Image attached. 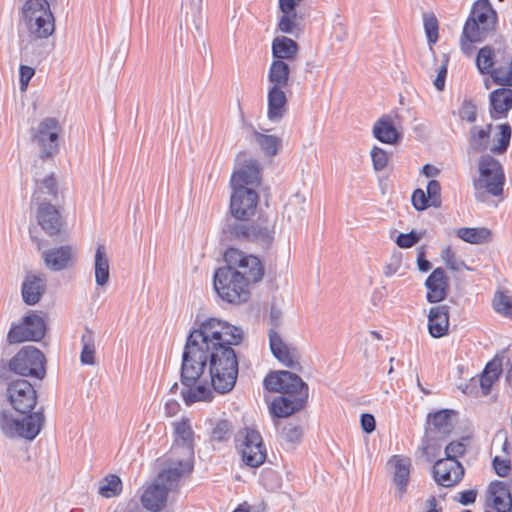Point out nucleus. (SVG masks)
Listing matches in <instances>:
<instances>
[{
    "instance_id": "nucleus-1",
    "label": "nucleus",
    "mask_w": 512,
    "mask_h": 512,
    "mask_svg": "<svg viewBox=\"0 0 512 512\" xmlns=\"http://www.w3.org/2000/svg\"><path fill=\"white\" fill-rule=\"evenodd\" d=\"M239 327L216 318L201 323L190 332L182 353L180 380L186 405L210 401L212 388L225 394L233 389L238 376V360L233 345L242 341Z\"/></svg>"
},
{
    "instance_id": "nucleus-2",
    "label": "nucleus",
    "mask_w": 512,
    "mask_h": 512,
    "mask_svg": "<svg viewBox=\"0 0 512 512\" xmlns=\"http://www.w3.org/2000/svg\"><path fill=\"white\" fill-rule=\"evenodd\" d=\"M7 397L12 407L23 416L16 417L10 411L2 410L0 412L2 433L11 439H35L41 431L44 416L42 412L30 413L37 402L34 387L24 379L12 381L7 387Z\"/></svg>"
},
{
    "instance_id": "nucleus-3",
    "label": "nucleus",
    "mask_w": 512,
    "mask_h": 512,
    "mask_svg": "<svg viewBox=\"0 0 512 512\" xmlns=\"http://www.w3.org/2000/svg\"><path fill=\"white\" fill-rule=\"evenodd\" d=\"M264 387L281 393L271 403V412L276 417H288L299 411L308 398V386L298 375L289 371L270 373L264 379Z\"/></svg>"
},
{
    "instance_id": "nucleus-4",
    "label": "nucleus",
    "mask_w": 512,
    "mask_h": 512,
    "mask_svg": "<svg viewBox=\"0 0 512 512\" xmlns=\"http://www.w3.org/2000/svg\"><path fill=\"white\" fill-rule=\"evenodd\" d=\"M20 23L27 33L21 50H33L38 41L48 39L55 31V19L48 0H26L19 12Z\"/></svg>"
},
{
    "instance_id": "nucleus-5",
    "label": "nucleus",
    "mask_w": 512,
    "mask_h": 512,
    "mask_svg": "<svg viewBox=\"0 0 512 512\" xmlns=\"http://www.w3.org/2000/svg\"><path fill=\"white\" fill-rule=\"evenodd\" d=\"M187 475L164 463L155 479L144 489L140 498L142 506L150 512H162L169 495L178 489L180 481Z\"/></svg>"
},
{
    "instance_id": "nucleus-6",
    "label": "nucleus",
    "mask_w": 512,
    "mask_h": 512,
    "mask_svg": "<svg viewBox=\"0 0 512 512\" xmlns=\"http://www.w3.org/2000/svg\"><path fill=\"white\" fill-rule=\"evenodd\" d=\"M172 425L174 441L164 463L189 475L194 464V432L191 423L181 418Z\"/></svg>"
},
{
    "instance_id": "nucleus-7",
    "label": "nucleus",
    "mask_w": 512,
    "mask_h": 512,
    "mask_svg": "<svg viewBox=\"0 0 512 512\" xmlns=\"http://www.w3.org/2000/svg\"><path fill=\"white\" fill-rule=\"evenodd\" d=\"M479 176L474 179L475 196L481 199L484 192L499 197L503 194L505 174L501 163L490 155H483L478 162Z\"/></svg>"
},
{
    "instance_id": "nucleus-8",
    "label": "nucleus",
    "mask_w": 512,
    "mask_h": 512,
    "mask_svg": "<svg viewBox=\"0 0 512 512\" xmlns=\"http://www.w3.org/2000/svg\"><path fill=\"white\" fill-rule=\"evenodd\" d=\"M223 234L228 239L247 240L256 242L264 248L269 247L275 235V223L265 221L262 223L247 224L227 220L223 226Z\"/></svg>"
},
{
    "instance_id": "nucleus-9",
    "label": "nucleus",
    "mask_w": 512,
    "mask_h": 512,
    "mask_svg": "<svg viewBox=\"0 0 512 512\" xmlns=\"http://www.w3.org/2000/svg\"><path fill=\"white\" fill-rule=\"evenodd\" d=\"M218 296L232 304L247 301L249 297V283L234 270L221 267L216 270L213 281Z\"/></svg>"
},
{
    "instance_id": "nucleus-10",
    "label": "nucleus",
    "mask_w": 512,
    "mask_h": 512,
    "mask_svg": "<svg viewBox=\"0 0 512 512\" xmlns=\"http://www.w3.org/2000/svg\"><path fill=\"white\" fill-rule=\"evenodd\" d=\"M225 268L238 273L249 284L256 283L263 278L264 269L258 257L246 254L236 249L228 248L224 253Z\"/></svg>"
},
{
    "instance_id": "nucleus-11",
    "label": "nucleus",
    "mask_w": 512,
    "mask_h": 512,
    "mask_svg": "<svg viewBox=\"0 0 512 512\" xmlns=\"http://www.w3.org/2000/svg\"><path fill=\"white\" fill-rule=\"evenodd\" d=\"M236 447L243 462L250 467H259L265 462L267 453L261 434L249 427L238 431L235 436Z\"/></svg>"
},
{
    "instance_id": "nucleus-12",
    "label": "nucleus",
    "mask_w": 512,
    "mask_h": 512,
    "mask_svg": "<svg viewBox=\"0 0 512 512\" xmlns=\"http://www.w3.org/2000/svg\"><path fill=\"white\" fill-rule=\"evenodd\" d=\"M9 368L21 376L43 379L46 374L45 357L39 349L25 346L10 360Z\"/></svg>"
},
{
    "instance_id": "nucleus-13",
    "label": "nucleus",
    "mask_w": 512,
    "mask_h": 512,
    "mask_svg": "<svg viewBox=\"0 0 512 512\" xmlns=\"http://www.w3.org/2000/svg\"><path fill=\"white\" fill-rule=\"evenodd\" d=\"M46 331L43 318L37 314H30L23 318L20 324H12L7 334V342L16 344L25 341H40Z\"/></svg>"
},
{
    "instance_id": "nucleus-14",
    "label": "nucleus",
    "mask_w": 512,
    "mask_h": 512,
    "mask_svg": "<svg viewBox=\"0 0 512 512\" xmlns=\"http://www.w3.org/2000/svg\"><path fill=\"white\" fill-rule=\"evenodd\" d=\"M60 131L59 122L52 117L44 118L32 129V140L40 147L42 158L50 157L57 151Z\"/></svg>"
},
{
    "instance_id": "nucleus-15",
    "label": "nucleus",
    "mask_w": 512,
    "mask_h": 512,
    "mask_svg": "<svg viewBox=\"0 0 512 512\" xmlns=\"http://www.w3.org/2000/svg\"><path fill=\"white\" fill-rule=\"evenodd\" d=\"M258 203L255 189L232 188L230 212L236 220H248L254 215Z\"/></svg>"
},
{
    "instance_id": "nucleus-16",
    "label": "nucleus",
    "mask_w": 512,
    "mask_h": 512,
    "mask_svg": "<svg viewBox=\"0 0 512 512\" xmlns=\"http://www.w3.org/2000/svg\"><path fill=\"white\" fill-rule=\"evenodd\" d=\"M77 249L71 245H61L41 252L45 267L54 272L67 270L75 265Z\"/></svg>"
},
{
    "instance_id": "nucleus-17",
    "label": "nucleus",
    "mask_w": 512,
    "mask_h": 512,
    "mask_svg": "<svg viewBox=\"0 0 512 512\" xmlns=\"http://www.w3.org/2000/svg\"><path fill=\"white\" fill-rule=\"evenodd\" d=\"M433 475L437 484L452 487L462 479L464 468L459 461L439 459L433 466Z\"/></svg>"
},
{
    "instance_id": "nucleus-18",
    "label": "nucleus",
    "mask_w": 512,
    "mask_h": 512,
    "mask_svg": "<svg viewBox=\"0 0 512 512\" xmlns=\"http://www.w3.org/2000/svg\"><path fill=\"white\" fill-rule=\"evenodd\" d=\"M260 183L259 163L248 159L237 168L230 179L231 188L254 189Z\"/></svg>"
},
{
    "instance_id": "nucleus-19",
    "label": "nucleus",
    "mask_w": 512,
    "mask_h": 512,
    "mask_svg": "<svg viewBox=\"0 0 512 512\" xmlns=\"http://www.w3.org/2000/svg\"><path fill=\"white\" fill-rule=\"evenodd\" d=\"M47 279L44 274L26 275L21 286L23 301L27 305L37 304L46 290Z\"/></svg>"
},
{
    "instance_id": "nucleus-20",
    "label": "nucleus",
    "mask_w": 512,
    "mask_h": 512,
    "mask_svg": "<svg viewBox=\"0 0 512 512\" xmlns=\"http://www.w3.org/2000/svg\"><path fill=\"white\" fill-rule=\"evenodd\" d=\"M388 465L392 469L393 482L397 486L399 497L401 498L407 491L411 471V460L400 455H394L389 460Z\"/></svg>"
},
{
    "instance_id": "nucleus-21",
    "label": "nucleus",
    "mask_w": 512,
    "mask_h": 512,
    "mask_svg": "<svg viewBox=\"0 0 512 512\" xmlns=\"http://www.w3.org/2000/svg\"><path fill=\"white\" fill-rule=\"evenodd\" d=\"M427 301L438 303L442 301L447 294L448 282L445 271L442 268H436L426 279Z\"/></svg>"
},
{
    "instance_id": "nucleus-22",
    "label": "nucleus",
    "mask_w": 512,
    "mask_h": 512,
    "mask_svg": "<svg viewBox=\"0 0 512 512\" xmlns=\"http://www.w3.org/2000/svg\"><path fill=\"white\" fill-rule=\"evenodd\" d=\"M37 220L42 229L49 235H56L62 227L59 211L50 203L43 202L37 210Z\"/></svg>"
},
{
    "instance_id": "nucleus-23",
    "label": "nucleus",
    "mask_w": 512,
    "mask_h": 512,
    "mask_svg": "<svg viewBox=\"0 0 512 512\" xmlns=\"http://www.w3.org/2000/svg\"><path fill=\"white\" fill-rule=\"evenodd\" d=\"M492 30L493 29L489 27L482 29L481 24L473 19H467L460 41L463 53L467 55L471 54L473 50L472 44L483 41Z\"/></svg>"
},
{
    "instance_id": "nucleus-24",
    "label": "nucleus",
    "mask_w": 512,
    "mask_h": 512,
    "mask_svg": "<svg viewBox=\"0 0 512 512\" xmlns=\"http://www.w3.org/2000/svg\"><path fill=\"white\" fill-rule=\"evenodd\" d=\"M488 493L496 512H512V496L505 482L498 480L491 482Z\"/></svg>"
},
{
    "instance_id": "nucleus-25",
    "label": "nucleus",
    "mask_w": 512,
    "mask_h": 512,
    "mask_svg": "<svg viewBox=\"0 0 512 512\" xmlns=\"http://www.w3.org/2000/svg\"><path fill=\"white\" fill-rule=\"evenodd\" d=\"M449 312L446 305L434 306L428 314V330L433 338H440L448 332Z\"/></svg>"
},
{
    "instance_id": "nucleus-26",
    "label": "nucleus",
    "mask_w": 512,
    "mask_h": 512,
    "mask_svg": "<svg viewBox=\"0 0 512 512\" xmlns=\"http://www.w3.org/2000/svg\"><path fill=\"white\" fill-rule=\"evenodd\" d=\"M269 344L272 354L277 358L283 365L293 368L296 364L295 361V349H291L281 338V336L275 331H269Z\"/></svg>"
},
{
    "instance_id": "nucleus-27",
    "label": "nucleus",
    "mask_w": 512,
    "mask_h": 512,
    "mask_svg": "<svg viewBox=\"0 0 512 512\" xmlns=\"http://www.w3.org/2000/svg\"><path fill=\"white\" fill-rule=\"evenodd\" d=\"M490 113L493 118L505 117L512 109V89L502 87L494 90L489 97Z\"/></svg>"
},
{
    "instance_id": "nucleus-28",
    "label": "nucleus",
    "mask_w": 512,
    "mask_h": 512,
    "mask_svg": "<svg viewBox=\"0 0 512 512\" xmlns=\"http://www.w3.org/2000/svg\"><path fill=\"white\" fill-rule=\"evenodd\" d=\"M374 137L385 144H395L400 137L396 129V121L391 115H384L373 126Z\"/></svg>"
},
{
    "instance_id": "nucleus-29",
    "label": "nucleus",
    "mask_w": 512,
    "mask_h": 512,
    "mask_svg": "<svg viewBox=\"0 0 512 512\" xmlns=\"http://www.w3.org/2000/svg\"><path fill=\"white\" fill-rule=\"evenodd\" d=\"M268 119L272 122H279L286 113L287 98L283 89L269 87L267 94Z\"/></svg>"
},
{
    "instance_id": "nucleus-30",
    "label": "nucleus",
    "mask_w": 512,
    "mask_h": 512,
    "mask_svg": "<svg viewBox=\"0 0 512 512\" xmlns=\"http://www.w3.org/2000/svg\"><path fill=\"white\" fill-rule=\"evenodd\" d=\"M468 19H473L481 24L482 29H485L486 27L494 29L497 21V14L489 0H477L472 7L471 14Z\"/></svg>"
},
{
    "instance_id": "nucleus-31",
    "label": "nucleus",
    "mask_w": 512,
    "mask_h": 512,
    "mask_svg": "<svg viewBox=\"0 0 512 512\" xmlns=\"http://www.w3.org/2000/svg\"><path fill=\"white\" fill-rule=\"evenodd\" d=\"M271 50L274 60L289 62L296 58L298 44L286 36H278L273 40Z\"/></svg>"
},
{
    "instance_id": "nucleus-32",
    "label": "nucleus",
    "mask_w": 512,
    "mask_h": 512,
    "mask_svg": "<svg viewBox=\"0 0 512 512\" xmlns=\"http://www.w3.org/2000/svg\"><path fill=\"white\" fill-rule=\"evenodd\" d=\"M95 282L98 286H105L109 281L110 266L104 244H98L94 256Z\"/></svg>"
},
{
    "instance_id": "nucleus-33",
    "label": "nucleus",
    "mask_w": 512,
    "mask_h": 512,
    "mask_svg": "<svg viewBox=\"0 0 512 512\" xmlns=\"http://www.w3.org/2000/svg\"><path fill=\"white\" fill-rule=\"evenodd\" d=\"M290 66L288 62L273 60L268 70L270 87L284 89L289 82Z\"/></svg>"
},
{
    "instance_id": "nucleus-34",
    "label": "nucleus",
    "mask_w": 512,
    "mask_h": 512,
    "mask_svg": "<svg viewBox=\"0 0 512 512\" xmlns=\"http://www.w3.org/2000/svg\"><path fill=\"white\" fill-rule=\"evenodd\" d=\"M494 83L502 87H512V57L502 53L501 61L489 73Z\"/></svg>"
},
{
    "instance_id": "nucleus-35",
    "label": "nucleus",
    "mask_w": 512,
    "mask_h": 512,
    "mask_svg": "<svg viewBox=\"0 0 512 512\" xmlns=\"http://www.w3.org/2000/svg\"><path fill=\"white\" fill-rule=\"evenodd\" d=\"M504 53L495 50L491 46L482 47L477 54L476 66L481 74H489L494 66L501 61V55Z\"/></svg>"
},
{
    "instance_id": "nucleus-36",
    "label": "nucleus",
    "mask_w": 512,
    "mask_h": 512,
    "mask_svg": "<svg viewBox=\"0 0 512 512\" xmlns=\"http://www.w3.org/2000/svg\"><path fill=\"white\" fill-rule=\"evenodd\" d=\"M306 196L300 192L293 194L284 207V215L291 223L300 222L305 216Z\"/></svg>"
},
{
    "instance_id": "nucleus-37",
    "label": "nucleus",
    "mask_w": 512,
    "mask_h": 512,
    "mask_svg": "<svg viewBox=\"0 0 512 512\" xmlns=\"http://www.w3.org/2000/svg\"><path fill=\"white\" fill-rule=\"evenodd\" d=\"M456 235L470 244H485L490 242L492 231L486 227H463L456 231Z\"/></svg>"
},
{
    "instance_id": "nucleus-38",
    "label": "nucleus",
    "mask_w": 512,
    "mask_h": 512,
    "mask_svg": "<svg viewBox=\"0 0 512 512\" xmlns=\"http://www.w3.org/2000/svg\"><path fill=\"white\" fill-rule=\"evenodd\" d=\"M491 124L484 127L473 126L470 129L469 151L483 152L488 148Z\"/></svg>"
},
{
    "instance_id": "nucleus-39",
    "label": "nucleus",
    "mask_w": 512,
    "mask_h": 512,
    "mask_svg": "<svg viewBox=\"0 0 512 512\" xmlns=\"http://www.w3.org/2000/svg\"><path fill=\"white\" fill-rule=\"evenodd\" d=\"M452 410H439L428 415L427 422L431 429L436 433L446 435L451 432L453 425L451 423Z\"/></svg>"
},
{
    "instance_id": "nucleus-40",
    "label": "nucleus",
    "mask_w": 512,
    "mask_h": 512,
    "mask_svg": "<svg viewBox=\"0 0 512 512\" xmlns=\"http://www.w3.org/2000/svg\"><path fill=\"white\" fill-rule=\"evenodd\" d=\"M82 350L80 353V362L82 365L95 364V336L91 329L86 327L81 336Z\"/></svg>"
},
{
    "instance_id": "nucleus-41",
    "label": "nucleus",
    "mask_w": 512,
    "mask_h": 512,
    "mask_svg": "<svg viewBox=\"0 0 512 512\" xmlns=\"http://www.w3.org/2000/svg\"><path fill=\"white\" fill-rule=\"evenodd\" d=\"M122 491V481L114 474L107 475L99 482L98 493L104 498H113Z\"/></svg>"
},
{
    "instance_id": "nucleus-42",
    "label": "nucleus",
    "mask_w": 512,
    "mask_h": 512,
    "mask_svg": "<svg viewBox=\"0 0 512 512\" xmlns=\"http://www.w3.org/2000/svg\"><path fill=\"white\" fill-rule=\"evenodd\" d=\"M282 16L278 22V28L281 32L286 34H294L299 30L302 17L298 15L296 10H280Z\"/></svg>"
},
{
    "instance_id": "nucleus-43",
    "label": "nucleus",
    "mask_w": 512,
    "mask_h": 512,
    "mask_svg": "<svg viewBox=\"0 0 512 512\" xmlns=\"http://www.w3.org/2000/svg\"><path fill=\"white\" fill-rule=\"evenodd\" d=\"M254 138L255 142L267 156H274L277 154L278 148L281 145L280 138L259 132L254 133Z\"/></svg>"
},
{
    "instance_id": "nucleus-44",
    "label": "nucleus",
    "mask_w": 512,
    "mask_h": 512,
    "mask_svg": "<svg viewBox=\"0 0 512 512\" xmlns=\"http://www.w3.org/2000/svg\"><path fill=\"white\" fill-rule=\"evenodd\" d=\"M511 139V127L508 124H501L499 126V134L494 140L495 144L490 148L491 152L496 154L504 153L510 143Z\"/></svg>"
},
{
    "instance_id": "nucleus-45",
    "label": "nucleus",
    "mask_w": 512,
    "mask_h": 512,
    "mask_svg": "<svg viewBox=\"0 0 512 512\" xmlns=\"http://www.w3.org/2000/svg\"><path fill=\"white\" fill-rule=\"evenodd\" d=\"M424 29L429 44H435L438 40V21L433 13L423 15Z\"/></svg>"
},
{
    "instance_id": "nucleus-46",
    "label": "nucleus",
    "mask_w": 512,
    "mask_h": 512,
    "mask_svg": "<svg viewBox=\"0 0 512 512\" xmlns=\"http://www.w3.org/2000/svg\"><path fill=\"white\" fill-rule=\"evenodd\" d=\"M47 194L55 197L57 194L56 180L52 175L45 177L40 183H37V191L33 195V200H41L40 194Z\"/></svg>"
},
{
    "instance_id": "nucleus-47",
    "label": "nucleus",
    "mask_w": 512,
    "mask_h": 512,
    "mask_svg": "<svg viewBox=\"0 0 512 512\" xmlns=\"http://www.w3.org/2000/svg\"><path fill=\"white\" fill-rule=\"evenodd\" d=\"M232 426L227 420H219L211 431V438L214 441L222 442L230 438Z\"/></svg>"
},
{
    "instance_id": "nucleus-48",
    "label": "nucleus",
    "mask_w": 512,
    "mask_h": 512,
    "mask_svg": "<svg viewBox=\"0 0 512 512\" xmlns=\"http://www.w3.org/2000/svg\"><path fill=\"white\" fill-rule=\"evenodd\" d=\"M441 258L443 262L446 264V266L453 271H460L463 268L470 270V268L467 267L462 260H459L455 256V253L452 251L450 247H446L445 249L442 250Z\"/></svg>"
},
{
    "instance_id": "nucleus-49",
    "label": "nucleus",
    "mask_w": 512,
    "mask_h": 512,
    "mask_svg": "<svg viewBox=\"0 0 512 512\" xmlns=\"http://www.w3.org/2000/svg\"><path fill=\"white\" fill-rule=\"evenodd\" d=\"M493 307L496 312L508 315L512 309L510 297L503 292H497L493 299Z\"/></svg>"
},
{
    "instance_id": "nucleus-50",
    "label": "nucleus",
    "mask_w": 512,
    "mask_h": 512,
    "mask_svg": "<svg viewBox=\"0 0 512 512\" xmlns=\"http://www.w3.org/2000/svg\"><path fill=\"white\" fill-rule=\"evenodd\" d=\"M426 194L433 207L439 208L441 206V186L438 181L430 180L428 182L426 186Z\"/></svg>"
},
{
    "instance_id": "nucleus-51",
    "label": "nucleus",
    "mask_w": 512,
    "mask_h": 512,
    "mask_svg": "<svg viewBox=\"0 0 512 512\" xmlns=\"http://www.w3.org/2000/svg\"><path fill=\"white\" fill-rule=\"evenodd\" d=\"M283 438L290 443H298L303 435L301 426L293 423H288L282 430Z\"/></svg>"
},
{
    "instance_id": "nucleus-52",
    "label": "nucleus",
    "mask_w": 512,
    "mask_h": 512,
    "mask_svg": "<svg viewBox=\"0 0 512 512\" xmlns=\"http://www.w3.org/2000/svg\"><path fill=\"white\" fill-rule=\"evenodd\" d=\"M373 167L376 171L383 170L388 163V154L382 148L374 146L371 150Z\"/></svg>"
},
{
    "instance_id": "nucleus-53",
    "label": "nucleus",
    "mask_w": 512,
    "mask_h": 512,
    "mask_svg": "<svg viewBox=\"0 0 512 512\" xmlns=\"http://www.w3.org/2000/svg\"><path fill=\"white\" fill-rule=\"evenodd\" d=\"M411 200L414 208L418 211H423L429 207H433L426 192L419 188L413 192Z\"/></svg>"
},
{
    "instance_id": "nucleus-54",
    "label": "nucleus",
    "mask_w": 512,
    "mask_h": 512,
    "mask_svg": "<svg viewBox=\"0 0 512 512\" xmlns=\"http://www.w3.org/2000/svg\"><path fill=\"white\" fill-rule=\"evenodd\" d=\"M466 452V446L463 442L460 441H454L451 442L449 445L445 448V459H451L453 461H458L457 459L459 457H462Z\"/></svg>"
},
{
    "instance_id": "nucleus-55",
    "label": "nucleus",
    "mask_w": 512,
    "mask_h": 512,
    "mask_svg": "<svg viewBox=\"0 0 512 512\" xmlns=\"http://www.w3.org/2000/svg\"><path fill=\"white\" fill-rule=\"evenodd\" d=\"M421 239V234L411 231L409 233H401L396 238V244L400 248H411Z\"/></svg>"
},
{
    "instance_id": "nucleus-56",
    "label": "nucleus",
    "mask_w": 512,
    "mask_h": 512,
    "mask_svg": "<svg viewBox=\"0 0 512 512\" xmlns=\"http://www.w3.org/2000/svg\"><path fill=\"white\" fill-rule=\"evenodd\" d=\"M459 117L470 123L475 122L477 119L476 106L471 101H464L459 109Z\"/></svg>"
},
{
    "instance_id": "nucleus-57",
    "label": "nucleus",
    "mask_w": 512,
    "mask_h": 512,
    "mask_svg": "<svg viewBox=\"0 0 512 512\" xmlns=\"http://www.w3.org/2000/svg\"><path fill=\"white\" fill-rule=\"evenodd\" d=\"M495 473L500 477H506L511 470L510 460L495 456L492 461Z\"/></svg>"
},
{
    "instance_id": "nucleus-58",
    "label": "nucleus",
    "mask_w": 512,
    "mask_h": 512,
    "mask_svg": "<svg viewBox=\"0 0 512 512\" xmlns=\"http://www.w3.org/2000/svg\"><path fill=\"white\" fill-rule=\"evenodd\" d=\"M447 64H448V58L446 55L443 56V62L441 66L437 70V76L433 82L435 88L438 91H442L445 87V79L447 76Z\"/></svg>"
},
{
    "instance_id": "nucleus-59",
    "label": "nucleus",
    "mask_w": 512,
    "mask_h": 512,
    "mask_svg": "<svg viewBox=\"0 0 512 512\" xmlns=\"http://www.w3.org/2000/svg\"><path fill=\"white\" fill-rule=\"evenodd\" d=\"M35 74L34 68L27 66V65H21L19 68V81H20V90L26 91L29 81L32 79V77Z\"/></svg>"
},
{
    "instance_id": "nucleus-60",
    "label": "nucleus",
    "mask_w": 512,
    "mask_h": 512,
    "mask_svg": "<svg viewBox=\"0 0 512 512\" xmlns=\"http://www.w3.org/2000/svg\"><path fill=\"white\" fill-rule=\"evenodd\" d=\"M360 423L362 430L367 434L372 433L376 428L375 417L370 413H363L361 415Z\"/></svg>"
},
{
    "instance_id": "nucleus-61",
    "label": "nucleus",
    "mask_w": 512,
    "mask_h": 512,
    "mask_svg": "<svg viewBox=\"0 0 512 512\" xmlns=\"http://www.w3.org/2000/svg\"><path fill=\"white\" fill-rule=\"evenodd\" d=\"M497 380L496 374H489V372H483L480 377V386L485 395H487L492 387L493 383Z\"/></svg>"
},
{
    "instance_id": "nucleus-62",
    "label": "nucleus",
    "mask_w": 512,
    "mask_h": 512,
    "mask_svg": "<svg viewBox=\"0 0 512 512\" xmlns=\"http://www.w3.org/2000/svg\"><path fill=\"white\" fill-rule=\"evenodd\" d=\"M477 491L475 489H469L459 492L458 501L462 505H470L473 504L476 500Z\"/></svg>"
},
{
    "instance_id": "nucleus-63",
    "label": "nucleus",
    "mask_w": 512,
    "mask_h": 512,
    "mask_svg": "<svg viewBox=\"0 0 512 512\" xmlns=\"http://www.w3.org/2000/svg\"><path fill=\"white\" fill-rule=\"evenodd\" d=\"M303 0H279L280 10H296Z\"/></svg>"
},
{
    "instance_id": "nucleus-64",
    "label": "nucleus",
    "mask_w": 512,
    "mask_h": 512,
    "mask_svg": "<svg viewBox=\"0 0 512 512\" xmlns=\"http://www.w3.org/2000/svg\"><path fill=\"white\" fill-rule=\"evenodd\" d=\"M417 264H418V269L422 272H427L431 268L430 262L424 258L423 251L419 252V254H418Z\"/></svg>"
}]
</instances>
